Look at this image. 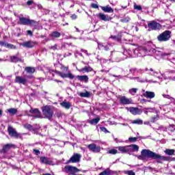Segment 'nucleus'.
I'll list each match as a JSON object with an SVG mask.
<instances>
[{
    "instance_id": "f257e3e1",
    "label": "nucleus",
    "mask_w": 175,
    "mask_h": 175,
    "mask_svg": "<svg viewBox=\"0 0 175 175\" xmlns=\"http://www.w3.org/2000/svg\"><path fill=\"white\" fill-rule=\"evenodd\" d=\"M118 151H120L122 154H129V155H132L133 152H137L139 151V146L136 144H131L129 146H118L116 147Z\"/></svg>"
},
{
    "instance_id": "f03ea898",
    "label": "nucleus",
    "mask_w": 175,
    "mask_h": 175,
    "mask_svg": "<svg viewBox=\"0 0 175 175\" xmlns=\"http://www.w3.org/2000/svg\"><path fill=\"white\" fill-rule=\"evenodd\" d=\"M147 50V54L148 55H151L152 54H155L156 55H160L163 57V58H166V57H170L171 53H163L159 49H155L153 48H151L150 46H148L146 48Z\"/></svg>"
},
{
    "instance_id": "7ed1b4c3",
    "label": "nucleus",
    "mask_w": 175,
    "mask_h": 175,
    "mask_svg": "<svg viewBox=\"0 0 175 175\" xmlns=\"http://www.w3.org/2000/svg\"><path fill=\"white\" fill-rule=\"evenodd\" d=\"M141 154L142 155H135L140 161H147V158H153V152L150 150L144 149Z\"/></svg>"
},
{
    "instance_id": "20e7f679",
    "label": "nucleus",
    "mask_w": 175,
    "mask_h": 175,
    "mask_svg": "<svg viewBox=\"0 0 175 175\" xmlns=\"http://www.w3.org/2000/svg\"><path fill=\"white\" fill-rule=\"evenodd\" d=\"M148 49L146 47L139 46L133 51L132 57H146Z\"/></svg>"
},
{
    "instance_id": "39448f33",
    "label": "nucleus",
    "mask_w": 175,
    "mask_h": 175,
    "mask_svg": "<svg viewBox=\"0 0 175 175\" xmlns=\"http://www.w3.org/2000/svg\"><path fill=\"white\" fill-rule=\"evenodd\" d=\"M128 51H124V53L121 52H111V57H113L116 61H124V59H126L128 56Z\"/></svg>"
},
{
    "instance_id": "423d86ee",
    "label": "nucleus",
    "mask_w": 175,
    "mask_h": 175,
    "mask_svg": "<svg viewBox=\"0 0 175 175\" xmlns=\"http://www.w3.org/2000/svg\"><path fill=\"white\" fill-rule=\"evenodd\" d=\"M172 36V31L166 30L157 36L159 42H167Z\"/></svg>"
},
{
    "instance_id": "0eeeda50",
    "label": "nucleus",
    "mask_w": 175,
    "mask_h": 175,
    "mask_svg": "<svg viewBox=\"0 0 175 175\" xmlns=\"http://www.w3.org/2000/svg\"><path fill=\"white\" fill-rule=\"evenodd\" d=\"M42 114L44 116L45 118L51 120V118H53V114H54V111H53L51 107L46 105L42 107Z\"/></svg>"
},
{
    "instance_id": "6e6552de",
    "label": "nucleus",
    "mask_w": 175,
    "mask_h": 175,
    "mask_svg": "<svg viewBox=\"0 0 175 175\" xmlns=\"http://www.w3.org/2000/svg\"><path fill=\"white\" fill-rule=\"evenodd\" d=\"M148 31H158L162 28L161 23H157L155 21H152L148 23Z\"/></svg>"
},
{
    "instance_id": "1a4fd4ad",
    "label": "nucleus",
    "mask_w": 175,
    "mask_h": 175,
    "mask_svg": "<svg viewBox=\"0 0 175 175\" xmlns=\"http://www.w3.org/2000/svg\"><path fill=\"white\" fill-rule=\"evenodd\" d=\"M81 159V155L79 153H74L73 155L67 161L66 163H79Z\"/></svg>"
},
{
    "instance_id": "9d476101",
    "label": "nucleus",
    "mask_w": 175,
    "mask_h": 175,
    "mask_svg": "<svg viewBox=\"0 0 175 175\" xmlns=\"http://www.w3.org/2000/svg\"><path fill=\"white\" fill-rule=\"evenodd\" d=\"M64 172L65 173H78V172H80V170L72 165H66L64 167Z\"/></svg>"
},
{
    "instance_id": "9b49d317",
    "label": "nucleus",
    "mask_w": 175,
    "mask_h": 175,
    "mask_svg": "<svg viewBox=\"0 0 175 175\" xmlns=\"http://www.w3.org/2000/svg\"><path fill=\"white\" fill-rule=\"evenodd\" d=\"M29 113H31V115L28 114V116L34 117V118H40L42 117V114L40 113V111L38 109H31L29 110Z\"/></svg>"
},
{
    "instance_id": "f8f14e48",
    "label": "nucleus",
    "mask_w": 175,
    "mask_h": 175,
    "mask_svg": "<svg viewBox=\"0 0 175 175\" xmlns=\"http://www.w3.org/2000/svg\"><path fill=\"white\" fill-rule=\"evenodd\" d=\"M88 148L92 152H100V146H96L95 144H90L88 145Z\"/></svg>"
},
{
    "instance_id": "ddd939ff",
    "label": "nucleus",
    "mask_w": 175,
    "mask_h": 175,
    "mask_svg": "<svg viewBox=\"0 0 175 175\" xmlns=\"http://www.w3.org/2000/svg\"><path fill=\"white\" fill-rule=\"evenodd\" d=\"M36 44H37L36 42L27 41L20 44V46L25 47L26 49H32V47H35Z\"/></svg>"
},
{
    "instance_id": "4468645a",
    "label": "nucleus",
    "mask_w": 175,
    "mask_h": 175,
    "mask_svg": "<svg viewBox=\"0 0 175 175\" xmlns=\"http://www.w3.org/2000/svg\"><path fill=\"white\" fill-rule=\"evenodd\" d=\"M10 62L14 64H17V62H23V59L19 57L18 53L16 55H12L10 57Z\"/></svg>"
},
{
    "instance_id": "2eb2a0df",
    "label": "nucleus",
    "mask_w": 175,
    "mask_h": 175,
    "mask_svg": "<svg viewBox=\"0 0 175 175\" xmlns=\"http://www.w3.org/2000/svg\"><path fill=\"white\" fill-rule=\"evenodd\" d=\"M8 133L10 136H12V137H16V139L18 138L20 136V134H18L17 131H16V130H14V129H13V127L10 126H8Z\"/></svg>"
},
{
    "instance_id": "dca6fc26",
    "label": "nucleus",
    "mask_w": 175,
    "mask_h": 175,
    "mask_svg": "<svg viewBox=\"0 0 175 175\" xmlns=\"http://www.w3.org/2000/svg\"><path fill=\"white\" fill-rule=\"evenodd\" d=\"M120 103L121 105H131L132 103V99L123 96L120 98Z\"/></svg>"
},
{
    "instance_id": "f3484780",
    "label": "nucleus",
    "mask_w": 175,
    "mask_h": 175,
    "mask_svg": "<svg viewBox=\"0 0 175 175\" xmlns=\"http://www.w3.org/2000/svg\"><path fill=\"white\" fill-rule=\"evenodd\" d=\"M142 91L144 92L143 96L145 98H147L148 99H152L153 98H155V93L154 92H145L144 90Z\"/></svg>"
},
{
    "instance_id": "a211bd4d",
    "label": "nucleus",
    "mask_w": 175,
    "mask_h": 175,
    "mask_svg": "<svg viewBox=\"0 0 175 175\" xmlns=\"http://www.w3.org/2000/svg\"><path fill=\"white\" fill-rule=\"evenodd\" d=\"M15 83H17L18 84H23V85H25V84H27V79L21 76H16L15 78Z\"/></svg>"
},
{
    "instance_id": "6ab92c4d",
    "label": "nucleus",
    "mask_w": 175,
    "mask_h": 175,
    "mask_svg": "<svg viewBox=\"0 0 175 175\" xmlns=\"http://www.w3.org/2000/svg\"><path fill=\"white\" fill-rule=\"evenodd\" d=\"M98 46L99 50H105V51H109V50H110V47H111L110 44H105L103 43H98Z\"/></svg>"
},
{
    "instance_id": "aec40b11",
    "label": "nucleus",
    "mask_w": 175,
    "mask_h": 175,
    "mask_svg": "<svg viewBox=\"0 0 175 175\" xmlns=\"http://www.w3.org/2000/svg\"><path fill=\"white\" fill-rule=\"evenodd\" d=\"M130 113H131V114H133V116H137L140 115L142 111V109L137 107H130Z\"/></svg>"
},
{
    "instance_id": "412c9836",
    "label": "nucleus",
    "mask_w": 175,
    "mask_h": 175,
    "mask_svg": "<svg viewBox=\"0 0 175 175\" xmlns=\"http://www.w3.org/2000/svg\"><path fill=\"white\" fill-rule=\"evenodd\" d=\"M152 159H161V161H169V157L166 156H161L159 154H157L153 152Z\"/></svg>"
},
{
    "instance_id": "4be33fe9",
    "label": "nucleus",
    "mask_w": 175,
    "mask_h": 175,
    "mask_svg": "<svg viewBox=\"0 0 175 175\" xmlns=\"http://www.w3.org/2000/svg\"><path fill=\"white\" fill-rule=\"evenodd\" d=\"M97 16L100 20H103V21H110V20H111V17L109 15H105L103 13H100L97 14Z\"/></svg>"
},
{
    "instance_id": "5701e85b",
    "label": "nucleus",
    "mask_w": 175,
    "mask_h": 175,
    "mask_svg": "<svg viewBox=\"0 0 175 175\" xmlns=\"http://www.w3.org/2000/svg\"><path fill=\"white\" fill-rule=\"evenodd\" d=\"M18 24L21 25H28L29 24V19L25 17H20Z\"/></svg>"
},
{
    "instance_id": "b1692460",
    "label": "nucleus",
    "mask_w": 175,
    "mask_h": 175,
    "mask_svg": "<svg viewBox=\"0 0 175 175\" xmlns=\"http://www.w3.org/2000/svg\"><path fill=\"white\" fill-rule=\"evenodd\" d=\"M60 106L66 110H69V109L72 107V103L68 102L66 100H64L63 102L60 103Z\"/></svg>"
},
{
    "instance_id": "393cba45",
    "label": "nucleus",
    "mask_w": 175,
    "mask_h": 175,
    "mask_svg": "<svg viewBox=\"0 0 175 175\" xmlns=\"http://www.w3.org/2000/svg\"><path fill=\"white\" fill-rule=\"evenodd\" d=\"M16 146L13 144H8L3 146L1 151L2 152H8L10 148H14Z\"/></svg>"
},
{
    "instance_id": "a878e982",
    "label": "nucleus",
    "mask_w": 175,
    "mask_h": 175,
    "mask_svg": "<svg viewBox=\"0 0 175 175\" xmlns=\"http://www.w3.org/2000/svg\"><path fill=\"white\" fill-rule=\"evenodd\" d=\"M101 10L105 12V13H113L114 10H113L110 5H107V6H102Z\"/></svg>"
},
{
    "instance_id": "bb28decb",
    "label": "nucleus",
    "mask_w": 175,
    "mask_h": 175,
    "mask_svg": "<svg viewBox=\"0 0 175 175\" xmlns=\"http://www.w3.org/2000/svg\"><path fill=\"white\" fill-rule=\"evenodd\" d=\"M130 73H131V75H136V73H139L140 75H142V73H144V70H142V69H137V68H131L129 70Z\"/></svg>"
},
{
    "instance_id": "cd10ccee",
    "label": "nucleus",
    "mask_w": 175,
    "mask_h": 175,
    "mask_svg": "<svg viewBox=\"0 0 175 175\" xmlns=\"http://www.w3.org/2000/svg\"><path fill=\"white\" fill-rule=\"evenodd\" d=\"M77 79L79 80V81H84V83H88V76L87 75H78L77 76Z\"/></svg>"
},
{
    "instance_id": "c85d7f7f",
    "label": "nucleus",
    "mask_w": 175,
    "mask_h": 175,
    "mask_svg": "<svg viewBox=\"0 0 175 175\" xmlns=\"http://www.w3.org/2000/svg\"><path fill=\"white\" fill-rule=\"evenodd\" d=\"M28 25H30V27H34L35 29H38L39 23L36 21L29 19Z\"/></svg>"
},
{
    "instance_id": "c756f323",
    "label": "nucleus",
    "mask_w": 175,
    "mask_h": 175,
    "mask_svg": "<svg viewBox=\"0 0 175 175\" xmlns=\"http://www.w3.org/2000/svg\"><path fill=\"white\" fill-rule=\"evenodd\" d=\"M50 36H51V38H58L61 37V33L58 32V31H53L51 34Z\"/></svg>"
},
{
    "instance_id": "7c9ffc66",
    "label": "nucleus",
    "mask_w": 175,
    "mask_h": 175,
    "mask_svg": "<svg viewBox=\"0 0 175 175\" xmlns=\"http://www.w3.org/2000/svg\"><path fill=\"white\" fill-rule=\"evenodd\" d=\"M41 163H44L45 165H49L50 163V161L47 157H40Z\"/></svg>"
},
{
    "instance_id": "2f4dec72",
    "label": "nucleus",
    "mask_w": 175,
    "mask_h": 175,
    "mask_svg": "<svg viewBox=\"0 0 175 175\" xmlns=\"http://www.w3.org/2000/svg\"><path fill=\"white\" fill-rule=\"evenodd\" d=\"M99 121H100V118H96L89 120V122L91 124V125H96Z\"/></svg>"
},
{
    "instance_id": "473e14b6",
    "label": "nucleus",
    "mask_w": 175,
    "mask_h": 175,
    "mask_svg": "<svg viewBox=\"0 0 175 175\" xmlns=\"http://www.w3.org/2000/svg\"><path fill=\"white\" fill-rule=\"evenodd\" d=\"M164 152L166 155H174L175 150L174 149H165Z\"/></svg>"
},
{
    "instance_id": "72a5a7b5",
    "label": "nucleus",
    "mask_w": 175,
    "mask_h": 175,
    "mask_svg": "<svg viewBox=\"0 0 175 175\" xmlns=\"http://www.w3.org/2000/svg\"><path fill=\"white\" fill-rule=\"evenodd\" d=\"M90 94L89 92L79 93V96L81 98H90Z\"/></svg>"
},
{
    "instance_id": "f704fd0d",
    "label": "nucleus",
    "mask_w": 175,
    "mask_h": 175,
    "mask_svg": "<svg viewBox=\"0 0 175 175\" xmlns=\"http://www.w3.org/2000/svg\"><path fill=\"white\" fill-rule=\"evenodd\" d=\"M25 70H26L27 73H35V68L33 67H26Z\"/></svg>"
},
{
    "instance_id": "c9c22d12",
    "label": "nucleus",
    "mask_w": 175,
    "mask_h": 175,
    "mask_svg": "<svg viewBox=\"0 0 175 175\" xmlns=\"http://www.w3.org/2000/svg\"><path fill=\"white\" fill-rule=\"evenodd\" d=\"M8 112L10 113V114H11V116H14V114H16V113H17V109L10 108V109H8Z\"/></svg>"
},
{
    "instance_id": "e433bc0d",
    "label": "nucleus",
    "mask_w": 175,
    "mask_h": 175,
    "mask_svg": "<svg viewBox=\"0 0 175 175\" xmlns=\"http://www.w3.org/2000/svg\"><path fill=\"white\" fill-rule=\"evenodd\" d=\"M137 88H131L129 90V92L131 94V95H136V92H137Z\"/></svg>"
},
{
    "instance_id": "4c0bfd02",
    "label": "nucleus",
    "mask_w": 175,
    "mask_h": 175,
    "mask_svg": "<svg viewBox=\"0 0 175 175\" xmlns=\"http://www.w3.org/2000/svg\"><path fill=\"white\" fill-rule=\"evenodd\" d=\"M133 124H137L138 125H142L143 124V120H140V119H137L135 120H133Z\"/></svg>"
},
{
    "instance_id": "58836bf2",
    "label": "nucleus",
    "mask_w": 175,
    "mask_h": 175,
    "mask_svg": "<svg viewBox=\"0 0 175 175\" xmlns=\"http://www.w3.org/2000/svg\"><path fill=\"white\" fill-rule=\"evenodd\" d=\"M122 23H129L131 21V18L129 16H126L122 19L120 20Z\"/></svg>"
},
{
    "instance_id": "ea45409f",
    "label": "nucleus",
    "mask_w": 175,
    "mask_h": 175,
    "mask_svg": "<svg viewBox=\"0 0 175 175\" xmlns=\"http://www.w3.org/2000/svg\"><path fill=\"white\" fill-rule=\"evenodd\" d=\"M118 152V150L116 149H111L108 151V154H111L112 155H116Z\"/></svg>"
},
{
    "instance_id": "a19ab883",
    "label": "nucleus",
    "mask_w": 175,
    "mask_h": 175,
    "mask_svg": "<svg viewBox=\"0 0 175 175\" xmlns=\"http://www.w3.org/2000/svg\"><path fill=\"white\" fill-rule=\"evenodd\" d=\"M83 72H92V68L90 66H85L83 68Z\"/></svg>"
},
{
    "instance_id": "79ce46f5",
    "label": "nucleus",
    "mask_w": 175,
    "mask_h": 175,
    "mask_svg": "<svg viewBox=\"0 0 175 175\" xmlns=\"http://www.w3.org/2000/svg\"><path fill=\"white\" fill-rule=\"evenodd\" d=\"M24 128H25V129H28V131H32V125L29 124H24Z\"/></svg>"
},
{
    "instance_id": "37998d69",
    "label": "nucleus",
    "mask_w": 175,
    "mask_h": 175,
    "mask_svg": "<svg viewBox=\"0 0 175 175\" xmlns=\"http://www.w3.org/2000/svg\"><path fill=\"white\" fill-rule=\"evenodd\" d=\"M7 49H11L12 50H16V47L14 44H8Z\"/></svg>"
},
{
    "instance_id": "c03bdc74",
    "label": "nucleus",
    "mask_w": 175,
    "mask_h": 175,
    "mask_svg": "<svg viewBox=\"0 0 175 175\" xmlns=\"http://www.w3.org/2000/svg\"><path fill=\"white\" fill-rule=\"evenodd\" d=\"M149 72H150V75H151V76H155V75H158V72L154 71V70L152 68H150L149 70Z\"/></svg>"
},
{
    "instance_id": "a18cd8bd",
    "label": "nucleus",
    "mask_w": 175,
    "mask_h": 175,
    "mask_svg": "<svg viewBox=\"0 0 175 175\" xmlns=\"http://www.w3.org/2000/svg\"><path fill=\"white\" fill-rule=\"evenodd\" d=\"M8 43L6 42H2L0 41V46H2L3 47H8Z\"/></svg>"
},
{
    "instance_id": "49530a36",
    "label": "nucleus",
    "mask_w": 175,
    "mask_h": 175,
    "mask_svg": "<svg viewBox=\"0 0 175 175\" xmlns=\"http://www.w3.org/2000/svg\"><path fill=\"white\" fill-rule=\"evenodd\" d=\"M126 174H128V175H136L135 172H133L132 170L126 171Z\"/></svg>"
},
{
    "instance_id": "de8ad7c7",
    "label": "nucleus",
    "mask_w": 175,
    "mask_h": 175,
    "mask_svg": "<svg viewBox=\"0 0 175 175\" xmlns=\"http://www.w3.org/2000/svg\"><path fill=\"white\" fill-rule=\"evenodd\" d=\"M134 9L135 10H142V5H134Z\"/></svg>"
},
{
    "instance_id": "09e8293b",
    "label": "nucleus",
    "mask_w": 175,
    "mask_h": 175,
    "mask_svg": "<svg viewBox=\"0 0 175 175\" xmlns=\"http://www.w3.org/2000/svg\"><path fill=\"white\" fill-rule=\"evenodd\" d=\"M100 129L102 131V132H105V133H109V131L107 129H106V127H100Z\"/></svg>"
},
{
    "instance_id": "8fccbe9b",
    "label": "nucleus",
    "mask_w": 175,
    "mask_h": 175,
    "mask_svg": "<svg viewBox=\"0 0 175 175\" xmlns=\"http://www.w3.org/2000/svg\"><path fill=\"white\" fill-rule=\"evenodd\" d=\"M157 120H158V116H154L151 118L150 122H155Z\"/></svg>"
},
{
    "instance_id": "3c124183",
    "label": "nucleus",
    "mask_w": 175,
    "mask_h": 175,
    "mask_svg": "<svg viewBox=\"0 0 175 175\" xmlns=\"http://www.w3.org/2000/svg\"><path fill=\"white\" fill-rule=\"evenodd\" d=\"M133 79H134V80H137V81H139V83H144V80L141 79L139 77H134Z\"/></svg>"
},
{
    "instance_id": "603ef678",
    "label": "nucleus",
    "mask_w": 175,
    "mask_h": 175,
    "mask_svg": "<svg viewBox=\"0 0 175 175\" xmlns=\"http://www.w3.org/2000/svg\"><path fill=\"white\" fill-rule=\"evenodd\" d=\"M59 76H61V77H63V79H65V78L68 77V74L59 72Z\"/></svg>"
},
{
    "instance_id": "864d4df0",
    "label": "nucleus",
    "mask_w": 175,
    "mask_h": 175,
    "mask_svg": "<svg viewBox=\"0 0 175 175\" xmlns=\"http://www.w3.org/2000/svg\"><path fill=\"white\" fill-rule=\"evenodd\" d=\"M129 142H135L136 140H137V137H129Z\"/></svg>"
},
{
    "instance_id": "5fc2aeb1",
    "label": "nucleus",
    "mask_w": 175,
    "mask_h": 175,
    "mask_svg": "<svg viewBox=\"0 0 175 175\" xmlns=\"http://www.w3.org/2000/svg\"><path fill=\"white\" fill-rule=\"evenodd\" d=\"M0 77H1L2 79H9L10 78H12V75H9V76H7V77H5L2 75V73L0 72Z\"/></svg>"
},
{
    "instance_id": "6e6d98bb",
    "label": "nucleus",
    "mask_w": 175,
    "mask_h": 175,
    "mask_svg": "<svg viewBox=\"0 0 175 175\" xmlns=\"http://www.w3.org/2000/svg\"><path fill=\"white\" fill-rule=\"evenodd\" d=\"M91 6L93 8V9H98V8H99V5H98L96 3H92Z\"/></svg>"
},
{
    "instance_id": "4d7b16f0",
    "label": "nucleus",
    "mask_w": 175,
    "mask_h": 175,
    "mask_svg": "<svg viewBox=\"0 0 175 175\" xmlns=\"http://www.w3.org/2000/svg\"><path fill=\"white\" fill-rule=\"evenodd\" d=\"M33 152H34L35 155H39L40 154V151L39 150L34 149L33 150Z\"/></svg>"
},
{
    "instance_id": "13d9d810",
    "label": "nucleus",
    "mask_w": 175,
    "mask_h": 175,
    "mask_svg": "<svg viewBox=\"0 0 175 175\" xmlns=\"http://www.w3.org/2000/svg\"><path fill=\"white\" fill-rule=\"evenodd\" d=\"M67 77H68V79H75V75H73L72 74H67Z\"/></svg>"
},
{
    "instance_id": "bf43d9fd",
    "label": "nucleus",
    "mask_w": 175,
    "mask_h": 175,
    "mask_svg": "<svg viewBox=\"0 0 175 175\" xmlns=\"http://www.w3.org/2000/svg\"><path fill=\"white\" fill-rule=\"evenodd\" d=\"M57 47H58V46H57V44H55V45H53V46H51L50 47V49H51V50H57Z\"/></svg>"
},
{
    "instance_id": "052dcab7",
    "label": "nucleus",
    "mask_w": 175,
    "mask_h": 175,
    "mask_svg": "<svg viewBox=\"0 0 175 175\" xmlns=\"http://www.w3.org/2000/svg\"><path fill=\"white\" fill-rule=\"evenodd\" d=\"M110 38L111 39H114V40H120V38H118V37L116 36H111Z\"/></svg>"
},
{
    "instance_id": "680f3d73",
    "label": "nucleus",
    "mask_w": 175,
    "mask_h": 175,
    "mask_svg": "<svg viewBox=\"0 0 175 175\" xmlns=\"http://www.w3.org/2000/svg\"><path fill=\"white\" fill-rule=\"evenodd\" d=\"M168 75H174L175 74V70H172L167 72Z\"/></svg>"
},
{
    "instance_id": "e2e57ef3",
    "label": "nucleus",
    "mask_w": 175,
    "mask_h": 175,
    "mask_svg": "<svg viewBox=\"0 0 175 175\" xmlns=\"http://www.w3.org/2000/svg\"><path fill=\"white\" fill-rule=\"evenodd\" d=\"M71 18H72V20H76V18H77V15H76V14H72V16H71Z\"/></svg>"
},
{
    "instance_id": "0e129e2a",
    "label": "nucleus",
    "mask_w": 175,
    "mask_h": 175,
    "mask_svg": "<svg viewBox=\"0 0 175 175\" xmlns=\"http://www.w3.org/2000/svg\"><path fill=\"white\" fill-rule=\"evenodd\" d=\"M27 35H30V36H32V31L31 30H27Z\"/></svg>"
},
{
    "instance_id": "69168bd1",
    "label": "nucleus",
    "mask_w": 175,
    "mask_h": 175,
    "mask_svg": "<svg viewBox=\"0 0 175 175\" xmlns=\"http://www.w3.org/2000/svg\"><path fill=\"white\" fill-rule=\"evenodd\" d=\"M32 3H33V1H28L27 2V5H31Z\"/></svg>"
},
{
    "instance_id": "338daca9",
    "label": "nucleus",
    "mask_w": 175,
    "mask_h": 175,
    "mask_svg": "<svg viewBox=\"0 0 175 175\" xmlns=\"http://www.w3.org/2000/svg\"><path fill=\"white\" fill-rule=\"evenodd\" d=\"M163 98H167V99H170V96H169L167 94H163Z\"/></svg>"
},
{
    "instance_id": "774afa93",
    "label": "nucleus",
    "mask_w": 175,
    "mask_h": 175,
    "mask_svg": "<svg viewBox=\"0 0 175 175\" xmlns=\"http://www.w3.org/2000/svg\"><path fill=\"white\" fill-rule=\"evenodd\" d=\"M169 79L171 80L172 81H175V76L172 77H169Z\"/></svg>"
}]
</instances>
